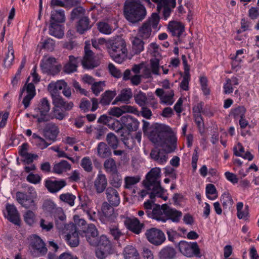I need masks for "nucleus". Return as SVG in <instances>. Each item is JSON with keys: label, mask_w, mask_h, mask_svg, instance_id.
I'll list each match as a JSON object with an SVG mask.
<instances>
[{"label": "nucleus", "mask_w": 259, "mask_h": 259, "mask_svg": "<svg viewBox=\"0 0 259 259\" xmlns=\"http://www.w3.org/2000/svg\"><path fill=\"white\" fill-rule=\"evenodd\" d=\"M150 139L152 143L165 148V149L152 148L150 153V158L159 165L164 164L168 160V153L173 152L177 149V137L169 126L157 124L150 133Z\"/></svg>", "instance_id": "f257e3e1"}, {"label": "nucleus", "mask_w": 259, "mask_h": 259, "mask_svg": "<svg viewBox=\"0 0 259 259\" xmlns=\"http://www.w3.org/2000/svg\"><path fill=\"white\" fill-rule=\"evenodd\" d=\"M124 15L127 21L135 24L145 18L147 11L141 0H126L124 5Z\"/></svg>", "instance_id": "f03ea898"}, {"label": "nucleus", "mask_w": 259, "mask_h": 259, "mask_svg": "<svg viewBox=\"0 0 259 259\" xmlns=\"http://www.w3.org/2000/svg\"><path fill=\"white\" fill-rule=\"evenodd\" d=\"M106 45L110 57L116 62L121 63L126 58L127 50L124 39L117 35L108 39Z\"/></svg>", "instance_id": "7ed1b4c3"}, {"label": "nucleus", "mask_w": 259, "mask_h": 259, "mask_svg": "<svg viewBox=\"0 0 259 259\" xmlns=\"http://www.w3.org/2000/svg\"><path fill=\"white\" fill-rule=\"evenodd\" d=\"M160 169L158 167L152 168L147 174L143 181V184L147 190H151L150 198L154 199L156 196L161 197L162 188L160 184Z\"/></svg>", "instance_id": "20e7f679"}, {"label": "nucleus", "mask_w": 259, "mask_h": 259, "mask_svg": "<svg viewBox=\"0 0 259 259\" xmlns=\"http://www.w3.org/2000/svg\"><path fill=\"white\" fill-rule=\"evenodd\" d=\"M159 22V16L153 13L150 18L144 22L138 29L137 36L145 40L152 36V28L156 29Z\"/></svg>", "instance_id": "39448f33"}, {"label": "nucleus", "mask_w": 259, "mask_h": 259, "mask_svg": "<svg viewBox=\"0 0 259 259\" xmlns=\"http://www.w3.org/2000/svg\"><path fill=\"white\" fill-rule=\"evenodd\" d=\"M56 62L55 58L44 57L40 65L42 72L52 75L58 74L61 70V65H55Z\"/></svg>", "instance_id": "423d86ee"}, {"label": "nucleus", "mask_w": 259, "mask_h": 259, "mask_svg": "<svg viewBox=\"0 0 259 259\" xmlns=\"http://www.w3.org/2000/svg\"><path fill=\"white\" fill-rule=\"evenodd\" d=\"M180 252L187 257L195 255L200 257V249L197 242L189 243L185 241H181L178 244Z\"/></svg>", "instance_id": "0eeeda50"}, {"label": "nucleus", "mask_w": 259, "mask_h": 259, "mask_svg": "<svg viewBox=\"0 0 259 259\" xmlns=\"http://www.w3.org/2000/svg\"><path fill=\"white\" fill-rule=\"evenodd\" d=\"M29 80V77L27 78L26 83L24 84L22 89H21L19 97V99H20L22 97L23 93L25 91H26L27 95L24 98L22 101V103L24 105L25 108H27L29 107L30 101L33 98L36 94L35 87L34 84L32 82L28 83Z\"/></svg>", "instance_id": "6e6552de"}, {"label": "nucleus", "mask_w": 259, "mask_h": 259, "mask_svg": "<svg viewBox=\"0 0 259 259\" xmlns=\"http://www.w3.org/2000/svg\"><path fill=\"white\" fill-rule=\"evenodd\" d=\"M154 205L152 211H146L147 216L157 221L166 222L167 220L166 211L167 210L168 205L166 204H162L161 206L158 204H154Z\"/></svg>", "instance_id": "1a4fd4ad"}, {"label": "nucleus", "mask_w": 259, "mask_h": 259, "mask_svg": "<svg viewBox=\"0 0 259 259\" xmlns=\"http://www.w3.org/2000/svg\"><path fill=\"white\" fill-rule=\"evenodd\" d=\"M33 193L30 192V195H28L23 192H17L16 193L17 200L26 209L35 210L37 207L33 197Z\"/></svg>", "instance_id": "9d476101"}, {"label": "nucleus", "mask_w": 259, "mask_h": 259, "mask_svg": "<svg viewBox=\"0 0 259 259\" xmlns=\"http://www.w3.org/2000/svg\"><path fill=\"white\" fill-rule=\"evenodd\" d=\"M146 236L151 243L157 246L162 244L165 240L163 232L154 228L148 230L146 231Z\"/></svg>", "instance_id": "9b49d317"}, {"label": "nucleus", "mask_w": 259, "mask_h": 259, "mask_svg": "<svg viewBox=\"0 0 259 259\" xmlns=\"http://www.w3.org/2000/svg\"><path fill=\"white\" fill-rule=\"evenodd\" d=\"M37 109L40 112V116L38 115L33 116L34 118H37V122L40 123L49 121V114H48V113L50 110V105L46 98H42L40 101Z\"/></svg>", "instance_id": "f8f14e48"}, {"label": "nucleus", "mask_w": 259, "mask_h": 259, "mask_svg": "<svg viewBox=\"0 0 259 259\" xmlns=\"http://www.w3.org/2000/svg\"><path fill=\"white\" fill-rule=\"evenodd\" d=\"M59 133L58 126L54 123L49 122L46 124L43 129L44 137L48 140L54 142Z\"/></svg>", "instance_id": "ddd939ff"}, {"label": "nucleus", "mask_w": 259, "mask_h": 259, "mask_svg": "<svg viewBox=\"0 0 259 259\" xmlns=\"http://www.w3.org/2000/svg\"><path fill=\"white\" fill-rule=\"evenodd\" d=\"M120 122L124 127L126 128L129 132L136 131L138 130L139 122L135 117L126 115L122 116L120 119Z\"/></svg>", "instance_id": "4468645a"}, {"label": "nucleus", "mask_w": 259, "mask_h": 259, "mask_svg": "<svg viewBox=\"0 0 259 259\" xmlns=\"http://www.w3.org/2000/svg\"><path fill=\"white\" fill-rule=\"evenodd\" d=\"M30 245L32 249L36 250L40 255H44L47 252V248L42 240L37 235L30 236Z\"/></svg>", "instance_id": "2eb2a0df"}, {"label": "nucleus", "mask_w": 259, "mask_h": 259, "mask_svg": "<svg viewBox=\"0 0 259 259\" xmlns=\"http://www.w3.org/2000/svg\"><path fill=\"white\" fill-rule=\"evenodd\" d=\"M116 189L109 186L106 188L105 191L107 200L113 206H118L120 202V195Z\"/></svg>", "instance_id": "dca6fc26"}, {"label": "nucleus", "mask_w": 259, "mask_h": 259, "mask_svg": "<svg viewBox=\"0 0 259 259\" xmlns=\"http://www.w3.org/2000/svg\"><path fill=\"white\" fill-rule=\"evenodd\" d=\"M68 228H70L72 232L66 235V239L70 247H77L79 243L78 229L76 228V226L73 223L69 224Z\"/></svg>", "instance_id": "f3484780"}, {"label": "nucleus", "mask_w": 259, "mask_h": 259, "mask_svg": "<svg viewBox=\"0 0 259 259\" xmlns=\"http://www.w3.org/2000/svg\"><path fill=\"white\" fill-rule=\"evenodd\" d=\"M137 110L135 108L130 105H123L119 107H114L108 111L110 115L119 117L126 113H135Z\"/></svg>", "instance_id": "a211bd4d"}, {"label": "nucleus", "mask_w": 259, "mask_h": 259, "mask_svg": "<svg viewBox=\"0 0 259 259\" xmlns=\"http://www.w3.org/2000/svg\"><path fill=\"white\" fill-rule=\"evenodd\" d=\"M65 180L61 179L58 181L47 180L45 182V186L48 190L52 193H55L60 190L66 185Z\"/></svg>", "instance_id": "6ab92c4d"}, {"label": "nucleus", "mask_w": 259, "mask_h": 259, "mask_svg": "<svg viewBox=\"0 0 259 259\" xmlns=\"http://www.w3.org/2000/svg\"><path fill=\"white\" fill-rule=\"evenodd\" d=\"M113 206L107 202L103 203L101 209L103 215L100 217V220L103 223H107L114 215V209Z\"/></svg>", "instance_id": "aec40b11"}, {"label": "nucleus", "mask_w": 259, "mask_h": 259, "mask_svg": "<svg viewBox=\"0 0 259 259\" xmlns=\"http://www.w3.org/2000/svg\"><path fill=\"white\" fill-rule=\"evenodd\" d=\"M182 0H178L180 4ZM160 10L163 9V15L165 20L169 16L172 9L174 8L176 5V0H162L160 3Z\"/></svg>", "instance_id": "412c9836"}, {"label": "nucleus", "mask_w": 259, "mask_h": 259, "mask_svg": "<svg viewBox=\"0 0 259 259\" xmlns=\"http://www.w3.org/2000/svg\"><path fill=\"white\" fill-rule=\"evenodd\" d=\"M93 24L89 18L87 16L80 18L77 21L76 25V31L80 34H83L85 32L90 30Z\"/></svg>", "instance_id": "4be33fe9"}, {"label": "nucleus", "mask_w": 259, "mask_h": 259, "mask_svg": "<svg viewBox=\"0 0 259 259\" xmlns=\"http://www.w3.org/2000/svg\"><path fill=\"white\" fill-rule=\"evenodd\" d=\"M145 41L137 35L131 38V50L134 55H138L144 51Z\"/></svg>", "instance_id": "5701e85b"}, {"label": "nucleus", "mask_w": 259, "mask_h": 259, "mask_svg": "<svg viewBox=\"0 0 259 259\" xmlns=\"http://www.w3.org/2000/svg\"><path fill=\"white\" fill-rule=\"evenodd\" d=\"M107 184L106 176L103 174H99L94 181V187L97 193L100 194L106 191Z\"/></svg>", "instance_id": "b1692460"}, {"label": "nucleus", "mask_w": 259, "mask_h": 259, "mask_svg": "<svg viewBox=\"0 0 259 259\" xmlns=\"http://www.w3.org/2000/svg\"><path fill=\"white\" fill-rule=\"evenodd\" d=\"M8 212L7 219L11 222L19 225L20 222V215L16 207L14 205L8 204L6 205Z\"/></svg>", "instance_id": "393cba45"}, {"label": "nucleus", "mask_w": 259, "mask_h": 259, "mask_svg": "<svg viewBox=\"0 0 259 259\" xmlns=\"http://www.w3.org/2000/svg\"><path fill=\"white\" fill-rule=\"evenodd\" d=\"M98 232L96 226L93 224H90L88 226L86 238L88 242L91 245H95L96 244V239H97Z\"/></svg>", "instance_id": "a878e982"}, {"label": "nucleus", "mask_w": 259, "mask_h": 259, "mask_svg": "<svg viewBox=\"0 0 259 259\" xmlns=\"http://www.w3.org/2000/svg\"><path fill=\"white\" fill-rule=\"evenodd\" d=\"M177 252L174 248L169 246L163 247L158 253L159 259H174L176 256Z\"/></svg>", "instance_id": "bb28decb"}, {"label": "nucleus", "mask_w": 259, "mask_h": 259, "mask_svg": "<svg viewBox=\"0 0 259 259\" xmlns=\"http://www.w3.org/2000/svg\"><path fill=\"white\" fill-rule=\"evenodd\" d=\"M168 28L173 36L179 37L185 30L184 26L178 22H170L168 25Z\"/></svg>", "instance_id": "cd10ccee"}, {"label": "nucleus", "mask_w": 259, "mask_h": 259, "mask_svg": "<svg viewBox=\"0 0 259 259\" xmlns=\"http://www.w3.org/2000/svg\"><path fill=\"white\" fill-rule=\"evenodd\" d=\"M125 223L130 230L137 234L141 232L143 227V225L141 224L137 218L126 220Z\"/></svg>", "instance_id": "c85d7f7f"}, {"label": "nucleus", "mask_w": 259, "mask_h": 259, "mask_svg": "<svg viewBox=\"0 0 259 259\" xmlns=\"http://www.w3.org/2000/svg\"><path fill=\"white\" fill-rule=\"evenodd\" d=\"M67 86V83L64 80H58L56 82H51L48 87V89L51 95H59L58 91Z\"/></svg>", "instance_id": "c756f323"}, {"label": "nucleus", "mask_w": 259, "mask_h": 259, "mask_svg": "<svg viewBox=\"0 0 259 259\" xmlns=\"http://www.w3.org/2000/svg\"><path fill=\"white\" fill-rule=\"evenodd\" d=\"M112 152L110 147L104 142H100L97 146V154L102 158L109 157Z\"/></svg>", "instance_id": "7c9ffc66"}, {"label": "nucleus", "mask_w": 259, "mask_h": 259, "mask_svg": "<svg viewBox=\"0 0 259 259\" xmlns=\"http://www.w3.org/2000/svg\"><path fill=\"white\" fill-rule=\"evenodd\" d=\"M65 21L64 12L61 9H56L51 12L50 23L58 24L64 23Z\"/></svg>", "instance_id": "2f4dec72"}, {"label": "nucleus", "mask_w": 259, "mask_h": 259, "mask_svg": "<svg viewBox=\"0 0 259 259\" xmlns=\"http://www.w3.org/2000/svg\"><path fill=\"white\" fill-rule=\"evenodd\" d=\"M96 244L93 246H97L98 248L113 251L112 244L108 238L105 235H102L96 239Z\"/></svg>", "instance_id": "473e14b6"}, {"label": "nucleus", "mask_w": 259, "mask_h": 259, "mask_svg": "<svg viewBox=\"0 0 259 259\" xmlns=\"http://www.w3.org/2000/svg\"><path fill=\"white\" fill-rule=\"evenodd\" d=\"M49 33L56 37L60 38L64 35V31L62 25L56 23H50L49 26Z\"/></svg>", "instance_id": "72a5a7b5"}, {"label": "nucleus", "mask_w": 259, "mask_h": 259, "mask_svg": "<svg viewBox=\"0 0 259 259\" xmlns=\"http://www.w3.org/2000/svg\"><path fill=\"white\" fill-rule=\"evenodd\" d=\"M77 58H75L73 56H69L68 62L63 67V71L67 73H71L76 71L77 67Z\"/></svg>", "instance_id": "f704fd0d"}, {"label": "nucleus", "mask_w": 259, "mask_h": 259, "mask_svg": "<svg viewBox=\"0 0 259 259\" xmlns=\"http://www.w3.org/2000/svg\"><path fill=\"white\" fill-rule=\"evenodd\" d=\"M8 52L6 55V57L4 59V63L6 67L10 68L13 64L14 60V50L13 47V42L9 41L8 42Z\"/></svg>", "instance_id": "c9c22d12"}, {"label": "nucleus", "mask_w": 259, "mask_h": 259, "mask_svg": "<svg viewBox=\"0 0 259 259\" xmlns=\"http://www.w3.org/2000/svg\"><path fill=\"white\" fill-rule=\"evenodd\" d=\"M133 94L131 89H125L121 91L120 94L115 98L113 104H115L118 101L126 102L132 97Z\"/></svg>", "instance_id": "e433bc0d"}, {"label": "nucleus", "mask_w": 259, "mask_h": 259, "mask_svg": "<svg viewBox=\"0 0 259 259\" xmlns=\"http://www.w3.org/2000/svg\"><path fill=\"white\" fill-rule=\"evenodd\" d=\"M166 212L167 220L169 219L173 222H179L182 215V213L181 211L176 209L171 208L168 206Z\"/></svg>", "instance_id": "4c0bfd02"}, {"label": "nucleus", "mask_w": 259, "mask_h": 259, "mask_svg": "<svg viewBox=\"0 0 259 259\" xmlns=\"http://www.w3.org/2000/svg\"><path fill=\"white\" fill-rule=\"evenodd\" d=\"M70 164L67 161L63 160L54 165L53 171L55 173L60 174L63 171L70 170Z\"/></svg>", "instance_id": "58836bf2"}, {"label": "nucleus", "mask_w": 259, "mask_h": 259, "mask_svg": "<svg viewBox=\"0 0 259 259\" xmlns=\"http://www.w3.org/2000/svg\"><path fill=\"white\" fill-rule=\"evenodd\" d=\"M110 174L109 184L114 188H119L122 184L121 175L118 171Z\"/></svg>", "instance_id": "ea45409f"}, {"label": "nucleus", "mask_w": 259, "mask_h": 259, "mask_svg": "<svg viewBox=\"0 0 259 259\" xmlns=\"http://www.w3.org/2000/svg\"><path fill=\"white\" fill-rule=\"evenodd\" d=\"M104 167L108 173L112 174L118 171L116 162L112 158H109L104 161Z\"/></svg>", "instance_id": "a19ab883"}, {"label": "nucleus", "mask_w": 259, "mask_h": 259, "mask_svg": "<svg viewBox=\"0 0 259 259\" xmlns=\"http://www.w3.org/2000/svg\"><path fill=\"white\" fill-rule=\"evenodd\" d=\"M116 95L115 91H106L102 95L100 103L102 105H109Z\"/></svg>", "instance_id": "79ce46f5"}, {"label": "nucleus", "mask_w": 259, "mask_h": 259, "mask_svg": "<svg viewBox=\"0 0 259 259\" xmlns=\"http://www.w3.org/2000/svg\"><path fill=\"white\" fill-rule=\"evenodd\" d=\"M125 259H137L138 253L136 249L132 245H127L124 250Z\"/></svg>", "instance_id": "37998d69"}, {"label": "nucleus", "mask_w": 259, "mask_h": 259, "mask_svg": "<svg viewBox=\"0 0 259 259\" xmlns=\"http://www.w3.org/2000/svg\"><path fill=\"white\" fill-rule=\"evenodd\" d=\"M106 141L108 146L112 149H116L118 147L119 140L113 133L107 134Z\"/></svg>", "instance_id": "c03bdc74"}, {"label": "nucleus", "mask_w": 259, "mask_h": 259, "mask_svg": "<svg viewBox=\"0 0 259 259\" xmlns=\"http://www.w3.org/2000/svg\"><path fill=\"white\" fill-rule=\"evenodd\" d=\"M141 178L139 176L133 177L127 176L124 178V188L125 189H131L133 186L140 182Z\"/></svg>", "instance_id": "a18cd8bd"}, {"label": "nucleus", "mask_w": 259, "mask_h": 259, "mask_svg": "<svg viewBox=\"0 0 259 259\" xmlns=\"http://www.w3.org/2000/svg\"><path fill=\"white\" fill-rule=\"evenodd\" d=\"M85 10L81 7H77L74 8L70 14V20L73 21L75 19H80L85 17Z\"/></svg>", "instance_id": "49530a36"}, {"label": "nucleus", "mask_w": 259, "mask_h": 259, "mask_svg": "<svg viewBox=\"0 0 259 259\" xmlns=\"http://www.w3.org/2000/svg\"><path fill=\"white\" fill-rule=\"evenodd\" d=\"M134 98L136 103L141 107L146 105L148 99L145 93L140 91L134 96Z\"/></svg>", "instance_id": "de8ad7c7"}, {"label": "nucleus", "mask_w": 259, "mask_h": 259, "mask_svg": "<svg viewBox=\"0 0 259 259\" xmlns=\"http://www.w3.org/2000/svg\"><path fill=\"white\" fill-rule=\"evenodd\" d=\"M206 194L207 197L211 200H213L217 197V190L214 185L209 184L206 185Z\"/></svg>", "instance_id": "09e8293b"}, {"label": "nucleus", "mask_w": 259, "mask_h": 259, "mask_svg": "<svg viewBox=\"0 0 259 259\" xmlns=\"http://www.w3.org/2000/svg\"><path fill=\"white\" fill-rule=\"evenodd\" d=\"M49 116L50 117L49 120L54 118L62 120L65 117L66 114L63 111H60L59 109L53 108Z\"/></svg>", "instance_id": "8fccbe9b"}, {"label": "nucleus", "mask_w": 259, "mask_h": 259, "mask_svg": "<svg viewBox=\"0 0 259 259\" xmlns=\"http://www.w3.org/2000/svg\"><path fill=\"white\" fill-rule=\"evenodd\" d=\"M75 198V196L70 193L62 194L59 196V198L61 201L67 203L71 206L74 204Z\"/></svg>", "instance_id": "3c124183"}, {"label": "nucleus", "mask_w": 259, "mask_h": 259, "mask_svg": "<svg viewBox=\"0 0 259 259\" xmlns=\"http://www.w3.org/2000/svg\"><path fill=\"white\" fill-rule=\"evenodd\" d=\"M98 29L102 33L109 34L112 31V28L107 23L104 22H100L98 23Z\"/></svg>", "instance_id": "603ef678"}, {"label": "nucleus", "mask_w": 259, "mask_h": 259, "mask_svg": "<svg viewBox=\"0 0 259 259\" xmlns=\"http://www.w3.org/2000/svg\"><path fill=\"white\" fill-rule=\"evenodd\" d=\"M34 210H28L26 211L24 214V219L25 222L29 225L31 226L34 223L35 216L33 212Z\"/></svg>", "instance_id": "864d4df0"}, {"label": "nucleus", "mask_w": 259, "mask_h": 259, "mask_svg": "<svg viewBox=\"0 0 259 259\" xmlns=\"http://www.w3.org/2000/svg\"><path fill=\"white\" fill-rule=\"evenodd\" d=\"M105 86V81H98L94 82L92 85V90L96 96H98L99 93L103 91Z\"/></svg>", "instance_id": "5fc2aeb1"}, {"label": "nucleus", "mask_w": 259, "mask_h": 259, "mask_svg": "<svg viewBox=\"0 0 259 259\" xmlns=\"http://www.w3.org/2000/svg\"><path fill=\"white\" fill-rule=\"evenodd\" d=\"M174 91H170L167 94H166L164 95L163 97H161L160 103L171 105L174 102Z\"/></svg>", "instance_id": "6e6d98bb"}, {"label": "nucleus", "mask_w": 259, "mask_h": 259, "mask_svg": "<svg viewBox=\"0 0 259 259\" xmlns=\"http://www.w3.org/2000/svg\"><path fill=\"white\" fill-rule=\"evenodd\" d=\"M81 165L83 169L87 172H91L93 170L92 162L89 157H84L81 160Z\"/></svg>", "instance_id": "4d7b16f0"}, {"label": "nucleus", "mask_w": 259, "mask_h": 259, "mask_svg": "<svg viewBox=\"0 0 259 259\" xmlns=\"http://www.w3.org/2000/svg\"><path fill=\"white\" fill-rule=\"evenodd\" d=\"M82 64L84 68L87 69H93L99 65V63L93 60V58L83 59Z\"/></svg>", "instance_id": "13d9d810"}, {"label": "nucleus", "mask_w": 259, "mask_h": 259, "mask_svg": "<svg viewBox=\"0 0 259 259\" xmlns=\"http://www.w3.org/2000/svg\"><path fill=\"white\" fill-rule=\"evenodd\" d=\"M112 253L113 251L99 248H97L96 250V255L99 259H105L108 255Z\"/></svg>", "instance_id": "bf43d9fd"}, {"label": "nucleus", "mask_w": 259, "mask_h": 259, "mask_svg": "<svg viewBox=\"0 0 259 259\" xmlns=\"http://www.w3.org/2000/svg\"><path fill=\"white\" fill-rule=\"evenodd\" d=\"M54 108H59L64 104V99L60 95H51Z\"/></svg>", "instance_id": "052dcab7"}, {"label": "nucleus", "mask_w": 259, "mask_h": 259, "mask_svg": "<svg viewBox=\"0 0 259 259\" xmlns=\"http://www.w3.org/2000/svg\"><path fill=\"white\" fill-rule=\"evenodd\" d=\"M150 65L152 73L154 74L158 75L159 68V59L156 57L151 59Z\"/></svg>", "instance_id": "680f3d73"}, {"label": "nucleus", "mask_w": 259, "mask_h": 259, "mask_svg": "<svg viewBox=\"0 0 259 259\" xmlns=\"http://www.w3.org/2000/svg\"><path fill=\"white\" fill-rule=\"evenodd\" d=\"M120 137L121 140L126 147L131 149L133 148V139L128 134L125 136L124 135L123 133H122L120 135Z\"/></svg>", "instance_id": "e2e57ef3"}, {"label": "nucleus", "mask_w": 259, "mask_h": 259, "mask_svg": "<svg viewBox=\"0 0 259 259\" xmlns=\"http://www.w3.org/2000/svg\"><path fill=\"white\" fill-rule=\"evenodd\" d=\"M107 128L102 125H98L95 128V134L96 139L100 140L101 137L104 135L106 132Z\"/></svg>", "instance_id": "0e129e2a"}, {"label": "nucleus", "mask_w": 259, "mask_h": 259, "mask_svg": "<svg viewBox=\"0 0 259 259\" xmlns=\"http://www.w3.org/2000/svg\"><path fill=\"white\" fill-rule=\"evenodd\" d=\"M190 79V74L189 72L184 73V76L182 81L181 82V88L185 90L188 91L189 89V81Z\"/></svg>", "instance_id": "69168bd1"}, {"label": "nucleus", "mask_w": 259, "mask_h": 259, "mask_svg": "<svg viewBox=\"0 0 259 259\" xmlns=\"http://www.w3.org/2000/svg\"><path fill=\"white\" fill-rule=\"evenodd\" d=\"M246 109L243 106H238L232 111V114L235 118L244 117Z\"/></svg>", "instance_id": "338daca9"}, {"label": "nucleus", "mask_w": 259, "mask_h": 259, "mask_svg": "<svg viewBox=\"0 0 259 259\" xmlns=\"http://www.w3.org/2000/svg\"><path fill=\"white\" fill-rule=\"evenodd\" d=\"M109 231L110 234L113 236L115 240H118L119 237L123 235L118 228L115 226L110 227L109 228Z\"/></svg>", "instance_id": "774afa93"}]
</instances>
